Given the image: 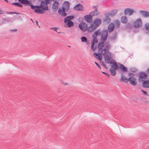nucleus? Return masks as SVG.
Listing matches in <instances>:
<instances>
[{"instance_id":"7c9ffc66","label":"nucleus","mask_w":149,"mask_h":149,"mask_svg":"<svg viewBox=\"0 0 149 149\" xmlns=\"http://www.w3.org/2000/svg\"><path fill=\"white\" fill-rule=\"evenodd\" d=\"M81 41L82 42H85L88 44V41L87 40V38L85 36H82L81 38Z\"/></svg>"},{"instance_id":"3c124183","label":"nucleus","mask_w":149,"mask_h":149,"mask_svg":"<svg viewBox=\"0 0 149 149\" xmlns=\"http://www.w3.org/2000/svg\"><path fill=\"white\" fill-rule=\"evenodd\" d=\"M3 13V11L1 10V9L0 8V14H2Z\"/></svg>"},{"instance_id":"09e8293b","label":"nucleus","mask_w":149,"mask_h":149,"mask_svg":"<svg viewBox=\"0 0 149 149\" xmlns=\"http://www.w3.org/2000/svg\"><path fill=\"white\" fill-rule=\"evenodd\" d=\"M10 31L12 32H16L17 31V29H11L10 30Z\"/></svg>"},{"instance_id":"c03bdc74","label":"nucleus","mask_w":149,"mask_h":149,"mask_svg":"<svg viewBox=\"0 0 149 149\" xmlns=\"http://www.w3.org/2000/svg\"><path fill=\"white\" fill-rule=\"evenodd\" d=\"M137 70L136 68H131L130 70L131 72H135Z\"/></svg>"},{"instance_id":"8fccbe9b","label":"nucleus","mask_w":149,"mask_h":149,"mask_svg":"<svg viewBox=\"0 0 149 149\" xmlns=\"http://www.w3.org/2000/svg\"><path fill=\"white\" fill-rule=\"evenodd\" d=\"M147 74H149V68H148L146 70V72Z\"/></svg>"},{"instance_id":"7ed1b4c3","label":"nucleus","mask_w":149,"mask_h":149,"mask_svg":"<svg viewBox=\"0 0 149 149\" xmlns=\"http://www.w3.org/2000/svg\"><path fill=\"white\" fill-rule=\"evenodd\" d=\"M111 53L103 54V56L105 62L108 64L110 63L111 65H114L117 64L116 61L113 59H111V58L110 56Z\"/></svg>"},{"instance_id":"b1692460","label":"nucleus","mask_w":149,"mask_h":149,"mask_svg":"<svg viewBox=\"0 0 149 149\" xmlns=\"http://www.w3.org/2000/svg\"><path fill=\"white\" fill-rule=\"evenodd\" d=\"M140 13L145 17H149V13L147 11L140 10Z\"/></svg>"},{"instance_id":"de8ad7c7","label":"nucleus","mask_w":149,"mask_h":149,"mask_svg":"<svg viewBox=\"0 0 149 149\" xmlns=\"http://www.w3.org/2000/svg\"><path fill=\"white\" fill-rule=\"evenodd\" d=\"M7 13L8 14H19V13H17L16 12H8V13Z\"/></svg>"},{"instance_id":"4c0bfd02","label":"nucleus","mask_w":149,"mask_h":149,"mask_svg":"<svg viewBox=\"0 0 149 149\" xmlns=\"http://www.w3.org/2000/svg\"><path fill=\"white\" fill-rule=\"evenodd\" d=\"M117 33L116 32H115L114 33V35H113V36L111 37V40H112L113 39H114V40L116 39L117 38Z\"/></svg>"},{"instance_id":"9b49d317","label":"nucleus","mask_w":149,"mask_h":149,"mask_svg":"<svg viewBox=\"0 0 149 149\" xmlns=\"http://www.w3.org/2000/svg\"><path fill=\"white\" fill-rule=\"evenodd\" d=\"M142 20L139 18L136 19L134 22L133 26L135 28H138L142 25Z\"/></svg>"},{"instance_id":"f03ea898","label":"nucleus","mask_w":149,"mask_h":149,"mask_svg":"<svg viewBox=\"0 0 149 149\" xmlns=\"http://www.w3.org/2000/svg\"><path fill=\"white\" fill-rule=\"evenodd\" d=\"M70 4L69 2L65 1L62 6L61 8H59L58 10V13L59 14L61 15V16L65 17L67 16V14L66 12H67L69 9Z\"/></svg>"},{"instance_id":"cd10ccee","label":"nucleus","mask_w":149,"mask_h":149,"mask_svg":"<svg viewBox=\"0 0 149 149\" xmlns=\"http://www.w3.org/2000/svg\"><path fill=\"white\" fill-rule=\"evenodd\" d=\"M28 6H31V8L33 10L35 9L34 11L36 13H37V5L34 6L32 5V3L30 2V5H27Z\"/></svg>"},{"instance_id":"bb28decb","label":"nucleus","mask_w":149,"mask_h":149,"mask_svg":"<svg viewBox=\"0 0 149 149\" xmlns=\"http://www.w3.org/2000/svg\"><path fill=\"white\" fill-rule=\"evenodd\" d=\"M118 10L117 9H114L112 10L111 11V12L110 13L109 11H108V13H109V14H111L110 15V16H114L118 12Z\"/></svg>"},{"instance_id":"4468645a","label":"nucleus","mask_w":149,"mask_h":149,"mask_svg":"<svg viewBox=\"0 0 149 149\" xmlns=\"http://www.w3.org/2000/svg\"><path fill=\"white\" fill-rule=\"evenodd\" d=\"M142 86L144 88H149V80L148 79H144L142 81Z\"/></svg>"},{"instance_id":"6e6552de","label":"nucleus","mask_w":149,"mask_h":149,"mask_svg":"<svg viewBox=\"0 0 149 149\" xmlns=\"http://www.w3.org/2000/svg\"><path fill=\"white\" fill-rule=\"evenodd\" d=\"M92 38L93 40L91 42V49L94 52L97 48V44H96L95 45V44L97 43L98 41L97 36L93 35H92Z\"/></svg>"},{"instance_id":"bf43d9fd","label":"nucleus","mask_w":149,"mask_h":149,"mask_svg":"<svg viewBox=\"0 0 149 149\" xmlns=\"http://www.w3.org/2000/svg\"><path fill=\"white\" fill-rule=\"evenodd\" d=\"M31 21H32V22H33V20H32V19H31Z\"/></svg>"},{"instance_id":"ddd939ff","label":"nucleus","mask_w":149,"mask_h":149,"mask_svg":"<svg viewBox=\"0 0 149 149\" xmlns=\"http://www.w3.org/2000/svg\"><path fill=\"white\" fill-rule=\"evenodd\" d=\"M134 12L133 9L129 8H125L124 10V13L125 15L128 14L129 15H132Z\"/></svg>"},{"instance_id":"58836bf2","label":"nucleus","mask_w":149,"mask_h":149,"mask_svg":"<svg viewBox=\"0 0 149 149\" xmlns=\"http://www.w3.org/2000/svg\"><path fill=\"white\" fill-rule=\"evenodd\" d=\"M128 76H129V77L134 78L135 74L132 72H129L128 73Z\"/></svg>"},{"instance_id":"ea45409f","label":"nucleus","mask_w":149,"mask_h":149,"mask_svg":"<svg viewBox=\"0 0 149 149\" xmlns=\"http://www.w3.org/2000/svg\"><path fill=\"white\" fill-rule=\"evenodd\" d=\"M50 29H51L54 30L55 31H56L58 33H61L60 32H58V31H57V29H58V27H53L50 28Z\"/></svg>"},{"instance_id":"0eeeda50","label":"nucleus","mask_w":149,"mask_h":149,"mask_svg":"<svg viewBox=\"0 0 149 149\" xmlns=\"http://www.w3.org/2000/svg\"><path fill=\"white\" fill-rule=\"evenodd\" d=\"M107 38L103 35H102L101 39H100L101 41L98 43L97 47V49H98V52L102 50V49H103V48L104 47V43L107 40Z\"/></svg>"},{"instance_id":"864d4df0","label":"nucleus","mask_w":149,"mask_h":149,"mask_svg":"<svg viewBox=\"0 0 149 149\" xmlns=\"http://www.w3.org/2000/svg\"><path fill=\"white\" fill-rule=\"evenodd\" d=\"M63 83L65 85H67V84L66 83Z\"/></svg>"},{"instance_id":"e433bc0d","label":"nucleus","mask_w":149,"mask_h":149,"mask_svg":"<svg viewBox=\"0 0 149 149\" xmlns=\"http://www.w3.org/2000/svg\"><path fill=\"white\" fill-rule=\"evenodd\" d=\"M132 27V25L130 23H128L125 26V28L126 29H131Z\"/></svg>"},{"instance_id":"13d9d810","label":"nucleus","mask_w":149,"mask_h":149,"mask_svg":"<svg viewBox=\"0 0 149 149\" xmlns=\"http://www.w3.org/2000/svg\"><path fill=\"white\" fill-rule=\"evenodd\" d=\"M68 46L69 47H70V46L69 45H68Z\"/></svg>"},{"instance_id":"dca6fc26","label":"nucleus","mask_w":149,"mask_h":149,"mask_svg":"<svg viewBox=\"0 0 149 149\" xmlns=\"http://www.w3.org/2000/svg\"><path fill=\"white\" fill-rule=\"evenodd\" d=\"M128 82L133 86H135L137 84L136 79L135 78L129 77Z\"/></svg>"},{"instance_id":"a19ab883","label":"nucleus","mask_w":149,"mask_h":149,"mask_svg":"<svg viewBox=\"0 0 149 149\" xmlns=\"http://www.w3.org/2000/svg\"><path fill=\"white\" fill-rule=\"evenodd\" d=\"M100 64L103 66L106 69H107L108 68L107 67V66L105 65V64H104V62L103 61H101L100 62Z\"/></svg>"},{"instance_id":"49530a36","label":"nucleus","mask_w":149,"mask_h":149,"mask_svg":"<svg viewBox=\"0 0 149 149\" xmlns=\"http://www.w3.org/2000/svg\"><path fill=\"white\" fill-rule=\"evenodd\" d=\"M95 64L96 65V66L100 69H101V67L100 65L99 64L97 63L95 61Z\"/></svg>"},{"instance_id":"c9c22d12","label":"nucleus","mask_w":149,"mask_h":149,"mask_svg":"<svg viewBox=\"0 0 149 149\" xmlns=\"http://www.w3.org/2000/svg\"><path fill=\"white\" fill-rule=\"evenodd\" d=\"M144 28L146 30L149 32V24L146 23L144 25Z\"/></svg>"},{"instance_id":"f257e3e1","label":"nucleus","mask_w":149,"mask_h":149,"mask_svg":"<svg viewBox=\"0 0 149 149\" xmlns=\"http://www.w3.org/2000/svg\"><path fill=\"white\" fill-rule=\"evenodd\" d=\"M55 0H41L40 6H38V13L42 14L49 10L48 4Z\"/></svg>"},{"instance_id":"4be33fe9","label":"nucleus","mask_w":149,"mask_h":149,"mask_svg":"<svg viewBox=\"0 0 149 149\" xmlns=\"http://www.w3.org/2000/svg\"><path fill=\"white\" fill-rule=\"evenodd\" d=\"M110 14H109L108 13H104L105 18L103 19V21L106 22L107 23H108L110 21V19L109 17V16L110 15Z\"/></svg>"},{"instance_id":"2eb2a0df","label":"nucleus","mask_w":149,"mask_h":149,"mask_svg":"<svg viewBox=\"0 0 149 149\" xmlns=\"http://www.w3.org/2000/svg\"><path fill=\"white\" fill-rule=\"evenodd\" d=\"M103 33V29L102 30V31H100V29H99L95 31L93 35L95 36H96L101 35L100 39H101L102 35H105Z\"/></svg>"},{"instance_id":"c85d7f7f","label":"nucleus","mask_w":149,"mask_h":149,"mask_svg":"<svg viewBox=\"0 0 149 149\" xmlns=\"http://www.w3.org/2000/svg\"><path fill=\"white\" fill-rule=\"evenodd\" d=\"M74 18V16L73 15H70L65 17L64 19L65 20V21L67 20L71 21V20L73 19Z\"/></svg>"},{"instance_id":"5701e85b","label":"nucleus","mask_w":149,"mask_h":149,"mask_svg":"<svg viewBox=\"0 0 149 149\" xmlns=\"http://www.w3.org/2000/svg\"><path fill=\"white\" fill-rule=\"evenodd\" d=\"M121 78L120 79V81L126 83H127L128 82L129 78H128L124 77V76L123 74H122L121 75Z\"/></svg>"},{"instance_id":"f3484780","label":"nucleus","mask_w":149,"mask_h":149,"mask_svg":"<svg viewBox=\"0 0 149 149\" xmlns=\"http://www.w3.org/2000/svg\"><path fill=\"white\" fill-rule=\"evenodd\" d=\"M64 25L65 27H70L74 25V23L72 21H66L64 19Z\"/></svg>"},{"instance_id":"603ef678","label":"nucleus","mask_w":149,"mask_h":149,"mask_svg":"<svg viewBox=\"0 0 149 149\" xmlns=\"http://www.w3.org/2000/svg\"><path fill=\"white\" fill-rule=\"evenodd\" d=\"M94 8H95V9L97 8V9H98V6H94Z\"/></svg>"},{"instance_id":"c756f323","label":"nucleus","mask_w":149,"mask_h":149,"mask_svg":"<svg viewBox=\"0 0 149 149\" xmlns=\"http://www.w3.org/2000/svg\"><path fill=\"white\" fill-rule=\"evenodd\" d=\"M102 52L103 51H102V50H101L100 53H98V55L96 58L100 61H101L102 58V54L103 55V53H102Z\"/></svg>"},{"instance_id":"72a5a7b5","label":"nucleus","mask_w":149,"mask_h":149,"mask_svg":"<svg viewBox=\"0 0 149 149\" xmlns=\"http://www.w3.org/2000/svg\"><path fill=\"white\" fill-rule=\"evenodd\" d=\"M10 19L9 17L7 18H4L3 19L2 21V23L4 24L6 22H10Z\"/></svg>"},{"instance_id":"f8f14e48","label":"nucleus","mask_w":149,"mask_h":149,"mask_svg":"<svg viewBox=\"0 0 149 149\" xmlns=\"http://www.w3.org/2000/svg\"><path fill=\"white\" fill-rule=\"evenodd\" d=\"M104 48L102 49V51H104V54L107 53H109V50L110 48V45L109 42H105L104 43Z\"/></svg>"},{"instance_id":"39448f33","label":"nucleus","mask_w":149,"mask_h":149,"mask_svg":"<svg viewBox=\"0 0 149 149\" xmlns=\"http://www.w3.org/2000/svg\"><path fill=\"white\" fill-rule=\"evenodd\" d=\"M102 21L100 19L96 18L95 19L93 22L90 25L91 27V31H93L101 24Z\"/></svg>"},{"instance_id":"423d86ee","label":"nucleus","mask_w":149,"mask_h":149,"mask_svg":"<svg viewBox=\"0 0 149 149\" xmlns=\"http://www.w3.org/2000/svg\"><path fill=\"white\" fill-rule=\"evenodd\" d=\"M114 24L113 22L110 23L108 25L107 29H103V33L104 34V36L108 37V33H110L114 30Z\"/></svg>"},{"instance_id":"6ab92c4d","label":"nucleus","mask_w":149,"mask_h":149,"mask_svg":"<svg viewBox=\"0 0 149 149\" xmlns=\"http://www.w3.org/2000/svg\"><path fill=\"white\" fill-rule=\"evenodd\" d=\"M59 4L58 2L56 1H54L52 6V8L53 11L55 12L57 10Z\"/></svg>"},{"instance_id":"f704fd0d","label":"nucleus","mask_w":149,"mask_h":149,"mask_svg":"<svg viewBox=\"0 0 149 149\" xmlns=\"http://www.w3.org/2000/svg\"><path fill=\"white\" fill-rule=\"evenodd\" d=\"M115 25L117 28L119 27L120 26V22L118 19L116 20L115 21Z\"/></svg>"},{"instance_id":"37998d69","label":"nucleus","mask_w":149,"mask_h":149,"mask_svg":"<svg viewBox=\"0 0 149 149\" xmlns=\"http://www.w3.org/2000/svg\"><path fill=\"white\" fill-rule=\"evenodd\" d=\"M141 92H142L143 94L144 95H147V96H149V95H148V94L147 92H146V91H144L143 90H141Z\"/></svg>"},{"instance_id":"4d7b16f0","label":"nucleus","mask_w":149,"mask_h":149,"mask_svg":"<svg viewBox=\"0 0 149 149\" xmlns=\"http://www.w3.org/2000/svg\"><path fill=\"white\" fill-rule=\"evenodd\" d=\"M38 26L39 28H40V26H39V25H38Z\"/></svg>"},{"instance_id":"1a4fd4ad","label":"nucleus","mask_w":149,"mask_h":149,"mask_svg":"<svg viewBox=\"0 0 149 149\" xmlns=\"http://www.w3.org/2000/svg\"><path fill=\"white\" fill-rule=\"evenodd\" d=\"M138 81L139 83L141 82L143 80L146 79L148 74L146 72H140L139 73Z\"/></svg>"},{"instance_id":"79ce46f5","label":"nucleus","mask_w":149,"mask_h":149,"mask_svg":"<svg viewBox=\"0 0 149 149\" xmlns=\"http://www.w3.org/2000/svg\"><path fill=\"white\" fill-rule=\"evenodd\" d=\"M102 72L103 74H104L108 78H109L110 77V75L108 73H107L105 72H103V71H102Z\"/></svg>"},{"instance_id":"a211bd4d","label":"nucleus","mask_w":149,"mask_h":149,"mask_svg":"<svg viewBox=\"0 0 149 149\" xmlns=\"http://www.w3.org/2000/svg\"><path fill=\"white\" fill-rule=\"evenodd\" d=\"M84 18L85 21L88 23H91L93 21L92 16H91L90 15L84 16Z\"/></svg>"},{"instance_id":"393cba45","label":"nucleus","mask_w":149,"mask_h":149,"mask_svg":"<svg viewBox=\"0 0 149 149\" xmlns=\"http://www.w3.org/2000/svg\"><path fill=\"white\" fill-rule=\"evenodd\" d=\"M128 21V19L127 17L125 16H123L121 17L120 21L123 24H126Z\"/></svg>"},{"instance_id":"6e6d98bb","label":"nucleus","mask_w":149,"mask_h":149,"mask_svg":"<svg viewBox=\"0 0 149 149\" xmlns=\"http://www.w3.org/2000/svg\"><path fill=\"white\" fill-rule=\"evenodd\" d=\"M4 1L6 2H8V0H4Z\"/></svg>"},{"instance_id":"9d476101","label":"nucleus","mask_w":149,"mask_h":149,"mask_svg":"<svg viewBox=\"0 0 149 149\" xmlns=\"http://www.w3.org/2000/svg\"><path fill=\"white\" fill-rule=\"evenodd\" d=\"M118 67L117 64L114 65H111V68L109 69L111 74L113 76L115 75L116 74V70L118 69Z\"/></svg>"},{"instance_id":"2f4dec72","label":"nucleus","mask_w":149,"mask_h":149,"mask_svg":"<svg viewBox=\"0 0 149 149\" xmlns=\"http://www.w3.org/2000/svg\"><path fill=\"white\" fill-rule=\"evenodd\" d=\"M97 8L95 9V10L94 11H92L91 12L89 15H90L91 16H92V17L94 15L96 16L98 15V14L97 13H95V12H97Z\"/></svg>"},{"instance_id":"20e7f679","label":"nucleus","mask_w":149,"mask_h":149,"mask_svg":"<svg viewBox=\"0 0 149 149\" xmlns=\"http://www.w3.org/2000/svg\"><path fill=\"white\" fill-rule=\"evenodd\" d=\"M78 26L79 29L85 32L87 31L88 33L92 32L91 31V28L90 27V26L88 27L87 24L85 22H81L79 24Z\"/></svg>"},{"instance_id":"412c9836","label":"nucleus","mask_w":149,"mask_h":149,"mask_svg":"<svg viewBox=\"0 0 149 149\" xmlns=\"http://www.w3.org/2000/svg\"><path fill=\"white\" fill-rule=\"evenodd\" d=\"M119 69L122 72H125L127 71V68L124 65L120 63H119Z\"/></svg>"},{"instance_id":"473e14b6","label":"nucleus","mask_w":149,"mask_h":149,"mask_svg":"<svg viewBox=\"0 0 149 149\" xmlns=\"http://www.w3.org/2000/svg\"><path fill=\"white\" fill-rule=\"evenodd\" d=\"M12 4L20 7H22L23 6L22 4L18 2L13 3H12Z\"/></svg>"},{"instance_id":"aec40b11","label":"nucleus","mask_w":149,"mask_h":149,"mask_svg":"<svg viewBox=\"0 0 149 149\" xmlns=\"http://www.w3.org/2000/svg\"><path fill=\"white\" fill-rule=\"evenodd\" d=\"M83 6L80 3L77 4L74 7V9L75 10L83 11Z\"/></svg>"},{"instance_id":"5fc2aeb1","label":"nucleus","mask_w":149,"mask_h":149,"mask_svg":"<svg viewBox=\"0 0 149 149\" xmlns=\"http://www.w3.org/2000/svg\"><path fill=\"white\" fill-rule=\"evenodd\" d=\"M35 22H36V25H37V23H38L37 20H36Z\"/></svg>"},{"instance_id":"a18cd8bd","label":"nucleus","mask_w":149,"mask_h":149,"mask_svg":"<svg viewBox=\"0 0 149 149\" xmlns=\"http://www.w3.org/2000/svg\"><path fill=\"white\" fill-rule=\"evenodd\" d=\"M99 52H98L97 53H94V54H93V55L94 56L95 58H97V56L98 55V53H99Z\"/></svg>"},{"instance_id":"a878e982","label":"nucleus","mask_w":149,"mask_h":149,"mask_svg":"<svg viewBox=\"0 0 149 149\" xmlns=\"http://www.w3.org/2000/svg\"><path fill=\"white\" fill-rule=\"evenodd\" d=\"M21 3L24 4L26 5H30V2L28 0H18Z\"/></svg>"}]
</instances>
